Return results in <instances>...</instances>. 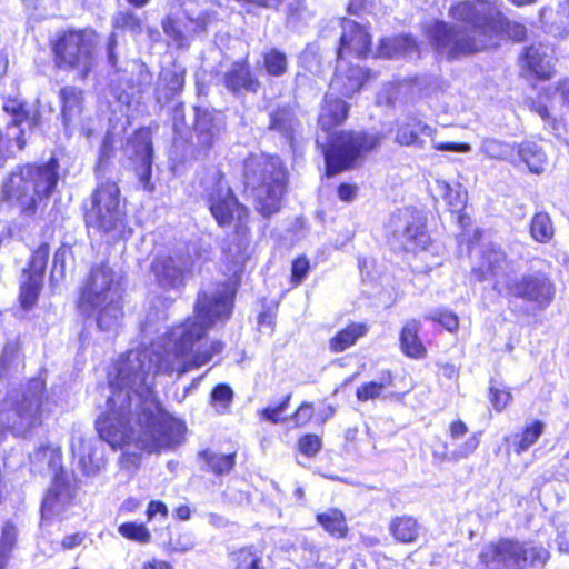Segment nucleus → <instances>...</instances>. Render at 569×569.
<instances>
[{"mask_svg": "<svg viewBox=\"0 0 569 569\" xmlns=\"http://www.w3.org/2000/svg\"><path fill=\"white\" fill-rule=\"evenodd\" d=\"M432 320L438 321L441 326H443L447 330L453 331L458 329L459 321L458 317L449 311H441L433 315Z\"/></svg>", "mask_w": 569, "mask_h": 569, "instance_id": "59", "label": "nucleus"}, {"mask_svg": "<svg viewBox=\"0 0 569 569\" xmlns=\"http://www.w3.org/2000/svg\"><path fill=\"white\" fill-rule=\"evenodd\" d=\"M299 450L306 456H315L321 448V440L316 435H306L299 440Z\"/></svg>", "mask_w": 569, "mask_h": 569, "instance_id": "53", "label": "nucleus"}, {"mask_svg": "<svg viewBox=\"0 0 569 569\" xmlns=\"http://www.w3.org/2000/svg\"><path fill=\"white\" fill-rule=\"evenodd\" d=\"M512 396L507 390H500L498 388H490V400L493 408L498 411L503 410L511 401Z\"/></svg>", "mask_w": 569, "mask_h": 569, "instance_id": "54", "label": "nucleus"}, {"mask_svg": "<svg viewBox=\"0 0 569 569\" xmlns=\"http://www.w3.org/2000/svg\"><path fill=\"white\" fill-rule=\"evenodd\" d=\"M17 537L18 531L14 525L10 521L6 522L0 537V550L10 555L13 547L16 546Z\"/></svg>", "mask_w": 569, "mask_h": 569, "instance_id": "50", "label": "nucleus"}, {"mask_svg": "<svg viewBox=\"0 0 569 569\" xmlns=\"http://www.w3.org/2000/svg\"><path fill=\"white\" fill-rule=\"evenodd\" d=\"M224 87L233 94H242L243 92L256 93L260 89V81L251 72L246 60L233 62L223 76Z\"/></svg>", "mask_w": 569, "mask_h": 569, "instance_id": "22", "label": "nucleus"}, {"mask_svg": "<svg viewBox=\"0 0 569 569\" xmlns=\"http://www.w3.org/2000/svg\"><path fill=\"white\" fill-rule=\"evenodd\" d=\"M84 220L90 230L106 236L111 241L127 239L132 233L116 182L107 181L99 184Z\"/></svg>", "mask_w": 569, "mask_h": 569, "instance_id": "8", "label": "nucleus"}, {"mask_svg": "<svg viewBox=\"0 0 569 569\" xmlns=\"http://www.w3.org/2000/svg\"><path fill=\"white\" fill-rule=\"evenodd\" d=\"M37 469L56 471L61 466V450L57 446L44 445L39 447L30 457Z\"/></svg>", "mask_w": 569, "mask_h": 569, "instance_id": "35", "label": "nucleus"}, {"mask_svg": "<svg viewBox=\"0 0 569 569\" xmlns=\"http://www.w3.org/2000/svg\"><path fill=\"white\" fill-rule=\"evenodd\" d=\"M118 531L122 537L139 543H148L151 539V535L144 525L127 522L122 523Z\"/></svg>", "mask_w": 569, "mask_h": 569, "instance_id": "46", "label": "nucleus"}, {"mask_svg": "<svg viewBox=\"0 0 569 569\" xmlns=\"http://www.w3.org/2000/svg\"><path fill=\"white\" fill-rule=\"evenodd\" d=\"M418 331L419 322L416 320L407 322L401 331V349L411 358H422L426 353V348L418 338Z\"/></svg>", "mask_w": 569, "mask_h": 569, "instance_id": "34", "label": "nucleus"}, {"mask_svg": "<svg viewBox=\"0 0 569 569\" xmlns=\"http://www.w3.org/2000/svg\"><path fill=\"white\" fill-rule=\"evenodd\" d=\"M42 284L43 277L30 274L27 271L22 272L20 302L23 308L28 309L37 302Z\"/></svg>", "mask_w": 569, "mask_h": 569, "instance_id": "37", "label": "nucleus"}, {"mask_svg": "<svg viewBox=\"0 0 569 569\" xmlns=\"http://www.w3.org/2000/svg\"><path fill=\"white\" fill-rule=\"evenodd\" d=\"M448 13L459 26L436 21L428 32L432 48L441 58L455 60L497 47L502 12L496 1H458L450 6Z\"/></svg>", "mask_w": 569, "mask_h": 569, "instance_id": "2", "label": "nucleus"}, {"mask_svg": "<svg viewBox=\"0 0 569 569\" xmlns=\"http://www.w3.org/2000/svg\"><path fill=\"white\" fill-rule=\"evenodd\" d=\"M269 129L283 138L291 149L296 148L302 132L301 121L289 106L279 107L270 112Z\"/></svg>", "mask_w": 569, "mask_h": 569, "instance_id": "21", "label": "nucleus"}, {"mask_svg": "<svg viewBox=\"0 0 569 569\" xmlns=\"http://www.w3.org/2000/svg\"><path fill=\"white\" fill-rule=\"evenodd\" d=\"M358 187L356 184L342 183L338 188V197L341 201L351 202L356 199Z\"/></svg>", "mask_w": 569, "mask_h": 569, "instance_id": "62", "label": "nucleus"}, {"mask_svg": "<svg viewBox=\"0 0 569 569\" xmlns=\"http://www.w3.org/2000/svg\"><path fill=\"white\" fill-rule=\"evenodd\" d=\"M79 310L96 318L102 331L116 330L122 318L121 288L107 263L92 267L81 291Z\"/></svg>", "mask_w": 569, "mask_h": 569, "instance_id": "3", "label": "nucleus"}, {"mask_svg": "<svg viewBox=\"0 0 569 569\" xmlns=\"http://www.w3.org/2000/svg\"><path fill=\"white\" fill-rule=\"evenodd\" d=\"M435 149L439 151H452V152H469L471 150L470 144L456 143V142H432Z\"/></svg>", "mask_w": 569, "mask_h": 569, "instance_id": "61", "label": "nucleus"}, {"mask_svg": "<svg viewBox=\"0 0 569 569\" xmlns=\"http://www.w3.org/2000/svg\"><path fill=\"white\" fill-rule=\"evenodd\" d=\"M131 73L134 74L136 78H131L128 80L129 89L141 92L146 88H148L152 82V74L149 72V70L143 63L133 62L131 64Z\"/></svg>", "mask_w": 569, "mask_h": 569, "instance_id": "44", "label": "nucleus"}, {"mask_svg": "<svg viewBox=\"0 0 569 569\" xmlns=\"http://www.w3.org/2000/svg\"><path fill=\"white\" fill-rule=\"evenodd\" d=\"M44 390L43 380L32 379L21 393L0 400V425L17 436H26L40 426L47 410Z\"/></svg>", "mask_w": 569, "mask_h": 569, "instance_id": "7", "label": "nucleus"}, {"mask_svg": "<svg viewBox=\"0 0 569 569\" xmlns=\"http://www.w3.org/2000/svg\"><path fill=\"white\" fill-rule=\"evenodd\" d=\"M348 109L347 103L336 97V93L326 94L318 118L320 128L328 132L336 126L341 124L348 116Z\"/></svg>", "mask_w": 569, "mask_h": 569, "instance_id": "23", "label": "nucleus"}, {"mask_svg": "<svg viewBox=\"0 0 569 569\" xmlns=\"http://www.w3.org/2000/svg\"><path fill=\"white\" fill-rule=\"evenodd\" d=\"M3 111L11 117V121L0 129V168L7 159L22 150L26 140L21 126L26 123L29 128L38 124L39 113L32 111L29 106L18 98L7 99L2 106Z\"/></svg>", "mask_w": 569, "mask_h": 569, "instance_id": "11", "label": "nucleus"}, {"mask_svg": "<svg viewBox=\"0 0 569 569\" xmlns=\"http://www.w3.org/2000/svg\"><path fill=\"white\" fill-rule=\"evenodd\" d=\"M417 51V43L409 36L387 38L381 41L379 52L387 58L413 54Z\"/></svg>", "mask_w": 569, "mask_h": 569, "instance_id": "33", "label": "nucleus"}, {"mask_svg": "<svg viewBox=\"0 0 569 569\" xmlns=\"http://www.w3.org/2000/svg\"><path fill=\"white\" fill-rule=\"evenodd\" d=\"M393 238L406 251L425 250L429 243L423 218L411 208L400 210L393 218Z\"/></svg>", "mask_w": 569, "mask_h": 569, "instance_id": "13", "label": "nucleus"}, {"mask_svg": "<svg viewBox=\"0 0 569 569\" xmlns=\"http://www.w3.org/2000/svg\"><path fill=\"white\" fill-rule=\"evenodd\" d=\"M291 399V395H287L283 401L276 407H268L260 411V416L266 420H269L273 423H278L282 420L281 416L286 411L289 401Z\"/></svg>", "mask_w": 569, "mask_h": 569, "instance_id": "51", "label": "nucleus"}, {"mask_svg": "<svg viewBox=\"0 0 569 569\" xmlns=\"http://www.w3.org/2000/svg\"><path fill=\"white\" fill-rule=\"evenodd\" d=\"M143 569H173V567L164 560L153 558L144 562Z\"/></svg>", "mask_w": 569, "mask_h": 569, "instance_id": "64", "label": "nucleus"}, {"mask_svg": "<svg viewBox=\"0 0 569 569\" xmlns=\"http://www.w3.org/2000/svg\"><path fill=\"white\" fill-rule=\"evenodd\" d=\"M172 549L178 552H187L194 547V540L191 533L184 532L178 535L171 541Z\"/></svg>", "mask_w": 569, "mask_h": 569, "instance_id": "57", "label": "nucleus"}, {"mask_svg": "<svg viewBox=\"0 0 569 569\" xmlns=\"http://www.w3.org/2000/svg\"><path fill=\"white\" fill-rule=\"evenodd\" d=\"M313 416V406L310 402H303L292 415L296 426H303L311 420Z\"/></svg>", "mask_w": 569, "mask_h": 569, "instance_id": "58", "label": "nucleus"}, {"mask_svg": "<svg viewBox=\"0 0 569 569\" xmlns=\"http://www.w3.org/2000/svg\"><path fill=\"white\" fill-rule=\"evenodd\" d=\"M506 288L510 295L531 302L539 309H546L556 295L553 282L541 272L508 279Z\"/></svg>", "mask_w": 569, "mask_h": 569, "instance_id": "12", "label": "nucleus"}, {"mask_svg": "<svg viewBox=\"0 0 569 569\" xmlns=\"http://www.w3.org/2000/svg\"><path fill=\"white\" fill-rule=\"evenodd\" d=\"M162 80L167 82L170 94H176L181 91L184 84L183 73L177 71H164L162 73Z\"/></svg>", "mask_w": 569, "mask_h": 569, "instance_id": "55", "label": "nucleus"}, {"mask_svg": "<svg viewBox=\"0 0 569 569\" xmlns=\"http://www.w3.org/2000/svg\"><path fill=\"white\" fill-rule=\"evenodd\" d=\"M523 61L528 69L538 78L548 79L552 74L551 58L548 54V47L539 44L526 49Z\"/></svg>", "mask_w": 569, "mask_h": 569, "instance_id": "26", "label": "nucleus"}, {"mask_svg": "<svg viewBox=\"0 0 569 569\" xmlns=\"http://www.w3.org/2000/svg\"><path fill=\"white\" fill-rule=\"evenodd\" d=\"M309 271V261L306 257H299L292 262L291 282L298 286L307 277Z\"/></svg>", "mask_w": 569, "mask_h": 569, "instance_id": "52", "label": "nucleus"}, {"mask_svg": "<svg viewBox=\"0 0 569 569\" xmlns=\"http://www.w3.org/2000/svg\"><path fill=\"white\" fill-rule=\"evenodd\" d=\"M61 117L66 127L80 118L83 110V91L76 86H64L59 91Z\"/></svg>", "mask_w": 569, "mask_h": 569, "instance_id": "24", "label": "nucleus"}, {"mask_svg": "<svg viewBox=\"0 0 569 569\" xmlns=\"http://www.w3.org/2000/svg\"><path fill=\"white\" fill-rule=\"evenodd\" d=\"M236 453H218L211 450H203L199 453L202 469L217 476L229 473L234 467Z\"/></svg>", "mask_w": 569, "mask_h": 569, "instance_id": "29", "label": "nucleus"}, {"mask_svg": "<svg viewBox=\"0 0 569 569\" xmlns=\"http://www.w3.org/2000/svg\"><path fill=\"white\" fill-rule=\"evenodd\" d=\"M392 386V377L388 372L383 375L379 381H370L358 387L356 391L357 399L366 402L375 400L382 396L383 391Z\"/></svg>", "mask_w": 569, "mask_h": 569, "instance_id": "41", "label": "nucleus"}, {"mask_svg": "<svg viewBox=\"0 0 569 569\" xmlns=\"http://www.w3.org/2000/svg\"><path fill=\"white\" fill-rule=\"evenodd\" d=\"M244 184L251 190L257 210L264 217L280 209L287 172L278 157L251 154L244 161Z\"/></svg>", "mask_w": 569, "mask_h": 569, "instance_id": "5", "label": "nucleus"}, {"mask_svg": "<svg viewBox=\"0 0 569 569\" xmlns=\"http://www.w3.org/2000/svg\"><path fill=\"white\" fill-rule=\"evenodd\" d=\"M84 536L81 533H73L66 536L62 541L61 546L64 550H71L78 546H80L83 542Z\"/></svg>", "mask_w": 569, "mask_h": 569, "instance_id": "63", "label": "nucleus"}, {"mask_svg": "<svg viewBox=\"0 0 569 569\" xmlns=\"http://www.w3.org/2000/svg\"><path fill=\"white\" fill-rule=\"evenodd\" d=\"M233 392L227 385L217 386L211 393V402L219 412H224L232 401Z\"/></svg>", "mask_w": 569, "mask_h": 569, "instance_id": "49", "label": "nucleus"}, {"mask_svg": "<svg viewBox=\"0 0 569 569\" xmlns=\"http://www.w3.org/2000/svg\"><path fill=\"white\" fill-rule=\"evenodd\" d=\"M193 133L196 146L207 152L221 137L223 130L222 114L208 109H194Z\"/></svg>", "mask_w": 569, "mask_h": 569, "instance_id": "17", "label": "nucleus"}, {"mask_svg": "<svg viewBox=\"0 0 569 569\" xmlns=\"http://www.w3.org/2000/svg\"><path fill=\"white\" fill-rule=\"evenodd\" d=\"M76 497V488L62 475L54 478L49 488L41 507L42 518H50L63 515L72 505Z\"/></svg>", "mask_w": 569, "mask_h": 569, "instance_id": "18", "label": "nucleus"}, {"mask_svg": "<svg viewBox=\"0 0 569 569\" xmlns=\"http://www.w3.org/2000/svg\"><path fill=\"white\" fill-rule=\"evenodd\" d=\"M380 142V134L362 131H340L328 138L326 142H322L320 137L317 138V144L322 148L325 154L328 176H335L353 167Z\"/></svg>", "mask_w": 569, "mask_h": 569, "instance_id": "9", "label": "nucleus"}, {"mask_svg": "<svg viewBox=\"0 0 569 569\" xmlns=\"http://www.w3.org/2000/svg\"><path fill=\"white\" fill-rule=\"evenodd\" d=\"M234 569H263L261 555L253 547L241 548L230 556Z\"/></svg>", "mask_w": 569, "mask_h": 569, "instance_id": "43", "label": "nucleus"}, {"mask_svg": "<svg viewBox=\"0 0 569 569\" xmlns=\"http://www.w3.org/2000/svg\"><path fill=\"white\" fill-rule=\"evenodd\" d=\"M479 445V439L476 436L470 437L463 446L456 451H452L450 455L451 460H459L461 458L468 457L470 453H472Z\"/></svg>", "mask_w": 569, "mask_h": 569, "instance_id": "60", "label": "nucleus"}, {"mask_svg": "<svg viewBox=\"0 0 569 569\" xmlns=\"http://www.w3.org/2000/svg\"><path fill=\"white\" fill-rule=\"evenodd\" d=\"M70 446L73 457L78 458L86 476H94L104 467L106 460L101 440L87 439L80 433H74Z\"/></svg>", "mask_w": 569, "mask_h": 569, "instance_id": "15", "label": "nucleus"}, {"mask_svg": "<svg viewBox=\"0 0 569 569\" xmlns=\"http://www.w3.org/2000/svg\"><path fill=\"white\" fill-rule=\"evenodd\" d=\"M127 153L129 154L136 174L147 191H152L153 186L150 181L152 162H153V147L151 131L148 128H141L127 142Z\"/></svg>", "mask_w": 569, "mask_h": 569, "instance_id": "14", "label": "nucleus"}, {"mask_svg": "<svg viewBox=\"0 0 569 569\" xmlns=\"http://www.w3.org/2000/svg\"><path fill=\"white\" fill-rule=\"evenodd\" d=\"M517 147L497 139H483L480 150L490 159L513 162Z\"/></svg>", "mask_w": 569, "mask_h": 569, "instance_id": "38", "label": "nucleus"}, {"mask_svg": "<svg viewBox=\"0 0 569 569\" xmlns=\"http://www.w3.org/2000/svg\"><path fill=\"white\" fill-rule=\"evenodd\" d=\"M501 24V29L497 32V46L503 36H507L515 41H521L525 39L527 31L525 26L507 20L503 14Z\"/></svg>", "mask_w": 569, "mask_h": 569, "instance_id": "48", "label": "nucleus"}, {"mask_svg": "<svg viewBox=\"0 0 569 569\" xmlns=\"http://www.w3.org/2000/svg\"><path fill=\"white\" fill-rule=\"evenodd\" d=\"M232 292L226 283L203 291L194 316L172 328L151 348L130 350L117 363L116 382L107 410L96 421L100 438L112 447L136 442L149 452L171 448L182 441L186 426L167 417L159 408L152 386L156 375L179 376L208 363L223 349L221 341L203 346L207 331L216 321L228 319Z\"/></svg>", "mask_w": 569, "mask_h": 569, "instance_id": "1", "label": "nucleus"}, {"mask_svg": "<svg viewBox=\"0 0 569 569\" xmlns=\"http://www.w3.org/2000/svg\"><path fill=\"white\" fill-rule=\"evenodd\" d=\"M341 27L342 33L338 58H343L345 54H355L359 58L365 57L370 50L371 44V37L368 31L351 19H343Z\"/></svg>", "mask_w": 569, "mask_h": 569, "instance_id": "19", "label": "nucleus"}, {"mask_svg": "<svg viewBox=\"0 0 569 569\" xmlns=\"http://www.w3.org/2000/svg\"><path fill=\"white\" fill-rule=\"evenodd\" d=\"M555 233L552 221L548 213L537 212L530 222V234L533 240L540 243L549 242Z\"/></svg>", "mask_w": 569, "mask_h": 569, "instance_id": "39", "label": "nucleus"}, {"mask_svg": "<svg viewBox=\"0 0 569 569\" xmlns=\"http://www.w3.org/2000/svg\"><path fill=\"white\" fill-rule=\"evenodd\" d=\"M367 78L366 71L359 66L348 63L338 58L335 76L330 83L331 92L345 97H352L360 90Z\"/></svg>", "mask_w": 569, "mask_h": 569, "instance_id": "20", "label": "nucleus"}, {"mask_svg": "<svg viewBox=\"0 0 569 569\" xmlns=\"http://www.w3.org/2000/svg\"><path fill=\"white\" fill-rule=\"evenodd\" d=\"M48 258H49V246L47 243H41L32 252L29 268L24 269L23 271H27V273H30V274H38L40 277H43L46 267L48 263Z\"/></svg>", "mask_w": 569, "mask_h": 569, "instance_id": "45", "label": "nucleus"}, {"mask_svg": "<svg viewBox=\"0 0 569 569\" xmlns=\"http://www.w3.org/2000/svg\"><path fill=\"white\" fill-rule=\"evenodd\" d=\"M263 69L271 77H281L288 70V58L287 54L277 49L270 48L262 54Z\"/></svg>", "mask_w": 569, "mask_h": 569, "instance_id": "40", "label": "nucleus"}, {"mask_svg": "<svg viewBox=\"0 0 569 569\" xmlns=\"http://www.w3.org/2000/svg\"><path fill=\"white\" fill-rule=\"evenodd\" d=\"M317 522L332 537L342 539L348 533V525L343 512L331 508L317 515Z\"/></svg>", "mask_w": 569, "mask_h": 569, "instance_id": "32", "label": "nucleus"}, {"mask_svg": "<svg viewBox=\"0 0 569 569\" xmlns=\"http://www.w3.org/2000/svg\"><path fill=\"white\" fill-rule=\"evenodd\" d=\"M162 29H163L164 33L168 37H170L178 46H181L183 43L184 36L180 31V29L178 28L176 21L172 18L167 17L162 21Z\"/></svg>", "mask_w": 569, "mask_h": 569, "instance_id": "56", "label": "nucleus"}, {"mask_svg": "<svg viewBox=\"0 0 569 569\" xmlns=\"http://www.w3.org/2000/svg\"><path fill=\"white\" fill-rule=\"evenodd\" d=\"M507 267L506 254L499 248L490 246L485 250L479 267L475 269V274L479 281H483L489 277L502 276Z\"/></svg>", "mask_w": 569, "mask_h": 569, "instance_id": "25", "label": "nucleus"}, {"mask_svg": "<svg viewBox=\"0 0 569 569\" xmlns=\"http://www.w3.org/2000/svg\"><path fill=\"white\" fill-rule=\"evenodd\" d=\"M433 191L447 202L452 212H459L465 208L467 192L461 184L457 183L452 187L443 180H437Z\"/></svg>", "mask_w": 569, "mask_h": 569, "instance_id": "31", "label": "nucleus"}, {"mask_svg": "<svg viewBox=\"0 0 569 569\" xmlns=\"http://www.w3.org/2000/svg\"><path fill=\"white\" fill-rule=\"evenodd\" d=\"M517 154L533 173H540L547 166V156L542 148L536 142L526 141L517 146Z\"/></svg>", "mask_w": 569, "mask_h": 569, "instance_id": "30", "label": "nucleus"}, {"mask_svg": "<svg viewBox=\"0 0 569 569\" xmlns=\"http://www.w3.org/2000/svg\"><path fill=\"white\" fill-rule=\"evenodd\" d=\"M98 33L90 28L68 29L51 41L54 66L84 80L98 62Z\"/></svg>", "mask_w": 569, "mask_h": 569, "instance_id": "6", "label": "nucleus"}, {"mask_svg": "<svg viewBox=\"0 0 569 569\" xmlns=\"http://www.w3.org/2000/svg\"><path fill=\"white\" fill-rule=\"evenodd\" d=\"M204 197L211 214L219 226H230L233 221L244 223L248 210L242 206L218 169L209 170L201 179Z\"/></svg>", "mask_w": 569, "mask_h": 569, "instance_id": "10", "label": "nucleus"}, {"mask_svg": "<svg viewBox=\"0 0 569 569\" xmlns=\"http://www.w3.org/2000/svg\"><path fill=\"white\" fill-rule=\"evenodd\" d=\"M113 27L139 34L141 32V20L131 11H120L113 18Z\"/></svg>", "mask_w": 569, "mask_h": 569, "instance_id": "47", "label": "nucleus"}, {"mask_svg": "<svg viewBox=\"0 0 569 569\" xmlns=\"http://www.w3.org/2000/svg\"><path fill=\"white\" fill-rule=\"evenodd\" d=\"M368 328L365 323H351L346 329L340 330L331 340L330 347L335 352H341L356 343L365 336Z\"/></svg>", "mask_w": 569, "mask_h": 569, "instance_id": "36", "label": "nucleus"}, {"mask_svg": "<svg viewBox=\"0 0 569 569\" xmlns=\"http://www.w3.org/2000/svg\"><path fill=\"white\" fill-rule=\"evenodd\" d=\"M432 129L417 119L400 124L396 141L402 146H422V136L430 137Z\"/></svg>", "mask_w": 569, "mask_h": 569, "instance_id": "28", "label": "nucleus"}, {"mask_svg": "<svg viewBox=\"0 0 569 569\" xmlns=\"http://www.w3.org/2000/svg\"><path fill=\"white\" fill-rule=\"evenodd\" d=\"M58 168L54 158L42 166L17 167L2 183L3 197L14 201L24 214H33L38 203L54 191L59 180Z\"/></svg>", "mask_w": 569, "mask_h": 569, "instance_id": "4", "label": "nucleus"}, {"mask_svg": "<svg viewBox=\"0 0 569 569\" xmlns=\"http://www.w3.org/2000/svg\"><path fill=\"white\" fill-rule=\"evenodd\" d=\"M191 267L192 262L188 256L159 257L152 263V272L162 288H178L183 283L184 274Z\"/></svg>", "mask_w": 569, "mask_h": 569, "instance_id": "16", "label": "nucleus"}, {"mask_svg": "<svg viewBox=\"0 0 569 569\" xmlns=\"http://www.w3.org/2000/svg\"><path fill=\"white\" fill-rule=\"evenodd\" d=\"M546 425L541 420H533L510 436L511 446L516 453L520 455L533 446L545 432Z\"/></svg>", "mask_w": 569, "mask_h": 569, "instance_id": "27", "label": "nucleus"}, {"mask_svg": "<svg viewBox=\"0 0 569 569\" xmlns=\"http://www.w3.org/2000/svg\"><path fill=\"white\" fill-rule=\"evenodd\" d=\"M390 530L397 540L406 543L415 541L419 533L417 521L410 517L395 519Z\"/></svg>", "mask_w": 569, "mask_h": 569, "instance_id": "42", "label": "nucleus"}]
</instances>
